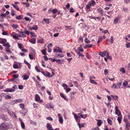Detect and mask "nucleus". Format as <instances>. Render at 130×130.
<instances>
[{
    "label": "nucleus",
    "mask_w": 130,
    "mask_h": 130,
    "mask_svg": "<svg viewBox=\"0 0 130 130\" xmlns=\"http://www.w3.org/2000/svg\"><path fill=\"white\" fill-rule=\"evenodd\" d=\"M9 124L5 121L2 123L0 125L1 130H6L9 129Z\"/></svg>",
    "instance_id": "obj_1"
},
{
    "label": "nucleus",
    "mask_w": 130,
    "mask_h": 130,
    "mask_svg": "<svg viewBox=\"0 0 130 130\" xmlns=\"http://www.w3.org/2000/svg\"><path fill=\"white\" fill-rule=\"evenodd\" d=\"M17 87L16 85H14L12 87V88H7L4 91L6 92H11L14 91H15V89Z\"/></svg>",
    "instance_id": "obj_2"
},
{
    "label": "nucleus",
    "mask_w": 130,
    "mask_h": 130,
    "mask_svg": "<svg viewBox=\"0 0 130 130\" xmlns=\"http://www.w3.org/2000/svg\"><path fill=\"white\" fill-rule=\"evenodd\" d=\"M40 98L39 95L37 94L35 95V99L36 101H38L39 103H42L43 101L42 100H40Z\"/></svg>",
    "instance_id": "obj_3"
},
{
    "label": "nucleus",
    "mask_w": 130,
    "mask_h": 130,
    "mask_svg": "<svg viewBox=\"0 0 130 130\" xmlns=\"http://www.w3.org/2000/svg\"><path fill=\"white\" fill-rule=\"evenodd\" d=\"M1 118L4 120L5 121H8L9 120V118L7 116H5L3 115H2L1 116Z\"/></svg>",
    "instance_id": "obj_4"
},
{
    "label": "nucleus",
    "mask_w": 130,
    "mask_h": 130,
    "mask_svg": "<svg viewBox=\"0 0 130 130\" xmlns=\"http://www.w3.org/2000/svg\"><path fill=\"white\" fill-rule=\"evenodd\" d=\"M97 11L101 15H103V11L101 8H100L97 9Z\"/></svg>",
    "instance_id": "obj_5"
},
{
    "label": "nucleus",
    "mask_w": 130,
    "mask_h": 130,
    "mask_svg": "<svg viewBox=\"0 0 130 130\" xmlns=\"http://www.w3.org/2000/svg\"><path fill=\"white\" fill-rule=\"evenodd\" d=\"M125 125L126 126L125 129L126 130H129V127H130V123L129 122H126L125 123Z\"/></svg>",
    "instance_id": "obj_6"
},
{
    "label": "nucleus",
    "mask_w": 130,
    "mask_h": 130,
    "mask_svg": "<svg viewBox=\"0 0 130 130\" xmlns=\"http://www.w3.org/2000/svg\"><path fill=\"white\" fill-rule=\"evenodd\" d=\"M7 42L6 39L5 38H1V40L0 41V43L4 44L5 43Z\"/></svg>",
    "instance_id": "obj_7"
},
{
    "label": "nucleus",
    "mask_w": 130,
    "mask_h": 130,
    "mask_svg": "<svg viewBox=\"0 0 130 130\" xmlns=\"http://www.w3.org/2000/svg\"><path fill=\"white\" fill-rule=\"evenodd\" d=\"M106 51H104L103 52H100L99 53V54L102 57H103L105 56Z\"/></svg>",
    "instance_id": "obj_8"
},
{
    "label": "nucleus",
    "mask_w": 130,
    "mask_h": 130,
    "mask_svg": "<svg viewBox=\"0 0 130 130\" xmlns=\"http://www.w3.org/2000/svg\"><path fill=\"white\" fill-rule=\"evenodd\" d=\"M3 46L6 47L7 49H9L10 47V45L8 42H7L3 45Z\"/></svg>",
    "instance_id": "obj_9"
},
{
    "label": "nucleus",
    "mask_w": 130,
    "mask_h": 130,
    "mask_svg": "<svg viewBox=\"0 0 130 130\" xmlns=\"http://www.w3.org/2000/svg\"><path fill=\"white\" fill-rule=\"evenodd\" d=\"M47 127L48 130H53L51 125L48 123L47 124Z\"/></svg>",
    "instance_id": "obj_10"
},
{
    "label": "nucleus",
    "mask_w": 130,
    "mask_h": 130,
    "mask_svg": "<svg viewBox=\"0 0 130 130\" xmlns=\"http://www.w3.org/2000/svg\"><path fill=\"white\" fill-rule=\"evenodd\" d=\"M88 3L91 6H93L95 4V2L94 1L92 0L89 2Z\"/></svg>",
    "instance_id": "obj_11"
},
{
    "label": "nucleus",
    "mask_w": 130,
    "mask_h": 130,
    "mask_svg": "<svg viewBox=\"0 0 130 130\" xmlns=\"http://www.w3.org/2000/svg\"><path fill=\"white\" fill-rule=\"evenodd\" d=\"M60 95L65 100L68 101V99L66 96H65L62 93H60Z\"/></svg>",
    "instance_id": "obj_12"
},
{
    "label": "nucleus",
    "mask_w": 130,
    "mask_h": 130,
    "mask_svg": "<svg viewBox=\"0 0 130 130\" xmlns=\"http://www.w3.org/2000/svg\"><path fill=\"white\" fill-rule=\"evenodd\" d=\"M36 39L35 38H32L29 41L33 44H35L36 42Z\"/></svg>",
    "instance_id": "obj_13"
},
{
    "label": "nucleus",
    "mask_w": 130,
    "mask_h": 130,
    "mask_svg": "<svg viewBox=\"0 0 130 130\" xmlns=\"http://www.w3.org/2000/svg\"><path fill=\"white\" fill-rule=\"evenodd\" d=\"M23 112L22 114L23 116H25L27 112V110L26 109H23Z\"/></svg>",
    "instance_id": "obj_14"
},
{
    "label": "nucleus",
    "mask_w": 130,
    "mask_h": 130,
    "mask_svg": "<svg viewBox=\"0 0 130 130\" xmlns=\"http://www.w3.org/2000/svg\"><path fill=\"white\" fill-rule=\"evenodd\" d=\"M7 108L4 106H2L1 108V111L3 112H5L7 109Z\"/></svg>",
    "instance_id": "obj_15"
},
{
    "label": "nucleus",
    "mask_w": 130,
    "mask_h": 130,
    "mask_svg": "<svg viewBox=\"0 0 130 130\" xmlns=\"http://www.w3.org/2000/svg\"><path fill=\"white\" fill-rule=\"evenodd\" d=\"M20 34H21L22 37L24 38L26 36V35L24 32H20Z\"/></svg>",
    "instance_id": "obj_16"
},
{
    "label": "nucleus",
    "mask_w": 130,
    "mask_h": 130,
    "mask_svg": "<svg viewBox=\"0 0 130 130\" xmlns=\"http://www.w3.org/2000/svg\"><path fill=\"white\" fill-rule=\"evenodd\" d=\"M74 117L75 119L76 120H79V119L81 118L80 116L77 115L76 114H75L74 115Z\"/></svg>",
    "instance_id": "obj_17"
},
{
    "label": "nucleus",
    "mask_w": 130,
    "mask_h": 130,
    "mask_svg": "<svg viewBox=\"0 0 130 130\" xmlns=\"http://www.w3.org/2000/svg\"><path fill=\"white\" fill-rule=\"evenodd\" d=\"M76 52L79 56H81L83 57H84V55L83 54L81 53L79 51H76Z\"/></svg>",
    "instance_id": "obj_18"
},
{
    "label": "nucleus",
    "mask_w": 130,
    "mask_h": 130,
    "mask_svg": "<svg viewBox=\"0 0 130 130\" xmlns=\"http://www.w3.org/2000/svg\"><path fill=\"white\" fill-rule=\"evenodd\" d=\"M92 46V45L90 44H87L84 46V48H90Z\"/></svg>",
    "instance_id": "obj_19"
},
{
    "label": "nucleus",
    "mask_w": 130,
    "mask_h": 130,
    "mask_svg": "<svg viewBox=\"0 0 130 130\" xmlns=\"http://www.w3.org/2000/svg\"><path fill=\"white\" fill-rule=\"evenodd\" d=\"M21 126L22 128L23 129H25V125L24 123L23 122H21Z\"/></svg>",
    "instance_id": "obj_20"
},
{
    "label": "nucleus",
    "mask_w": 130,
    "mask_h": 130,
    "mask_svg": "<svg viewBox=\"0 0 130 130\" xmlns=\"http://www.w3.org/2000/svg\"><path fill=\"white\" fill-rule=\"evenodd\" d=\"M18 45L19 48L21 50L23 47V45L21 43H18Z\"/></svg>",
    "instance_id": "obj_21"
},
{
    "label": "nucleus",
    "mask_w": 130,
    "mask_h": 130,
    "mask_svg": "<svg viewBox=\"0 0 130 130\" xmlns=\"http://www.w3.org/2000/svg\"><path fill=\"white\" fill-rule=\"evenodd\" d=\"M16 102L17 103H20L22 102L23 100L22 99H18L16 100Z\"/></svg>",
    "instance_id": "obj_22"
},
{
    "label": "nucleus",
    "mask_w": 130,
    "mask_h": 130,
    "mask_svg": "<svg viewBox=\"0 0 130 130\" xmlns=\"http://www.w3.org/2000/svg\"><path fill=\"white\" fill-rule=\"evenodd\" d=\"M46 76H47L49 78L51 77L53 75H51V73H50L47 71L46 72Z\"/></svg>",
    "instance_id": "obj_23"
},
{
    "label": "nucleus",
    "mask_w": 130,
    "mask_h": 130,
    "mask_svg": "<svg viewBox=\"0 0 130 130\" xmlns=\"http://www.w3.org/2000/svg\"><path fill=\"white\" fill-rule=\"evenodd\" d=\"M11 5L13 7L17 10H19V8H18L17 5H15L13 4H12Z\"/></svg>",
    "instance_id": "obj_24"
},
{
    "label": "nucleus",
    "mask_w": 130,
    "mask_h": 130,
    "mask_svg": "<svg viewBox=\"0 0 130 130\" xmlns=\"http://www.w3.org/2000/svg\"><path fill=\"white\" fill-rule=\"evenodd\" d=\"M105 56L106 57L107 59H108L110 58V56L109 55V52L107 51H106Z\"/></svg>",
    "instance_id": "obj_25"
},
{
    "label": "nucleus",
    "mask_w": 130,
    "mask_h": 130,
    "mask_svg": "<svg viewBox=\"0 0 130 130\" xmlns=\"http://www.w3.org/2000/svg\"><path fill=\"white\" fill-rule=\"evenodd\" d=\"M59 121L61 124H62L63 123V120L62 117H59Z\"/></svg>",
    "instance_id": "obj_26"
},
{
    "label": "nucleus",
    "mask_w": 130,
    "mask_h": 130,
    "mask_svg": "<svg viewBox=\"0 0 130 130\" xmlns=\"http://www.w3.org/2000/svg\"><path fill=\"white\" fill-rule=\"evenodd\" d=\"M78 124L80 129L81 127H84V124L83 123L80 124L79 123H78Z\"/></svg>",
    "instance_id": "obj_27"
},
{
    "label": "nucleus",
    "mask_w": 130,
    "mask_h": 130,
    "mask_svg": "<svg viewBox=\"0 0 130 130\" xmlns=\"http://www.w3.org/2000/svg\"><path fill=\"white\" fill-rule=\"evenodd\" d=\"M120 71L122 72L123 74L125 73V69L123 68H121L120 69Z\"/></svg>",
    "instance_id": "obj_28"
},
{
    "label": "nucleus",
    "mask_w": 130,
    "mask_h": 130,
    "mask_svg": "<svg viewBox=\"0 0 130 130\" xmlns=\"http://www.w3.org/2000/svg\"><path fill=\"white\" fill-rule=\"evenodd\" d=\"M84 41L85 42L87 43H89L90 42V41L88 40L87 38H85Z\"/></svg>",
    "instance_id": "obj_29"
},
{
    "label": "nucleus",
    "mask_w": 130,
    "mask_h": 130,
    "mask_svg": "<svg viewBox=\"0 0 130 130\" xmlns=\"http://www.w3.org/2000/svg\"><path fill=\"white\" fill-rule=\"evenodd\" d=\"M98 123L97 124L98 126H100L101 124V120H97Z\"/></svg>",
    "instance_id": "obj_30"
},
{
    "label": "nucleus",
    "mask_w": 130,
    "mask_h": 130,
    "mask_svg": "<svg viewBox=\"0 0 130 130\" xmlns=\"http://www.w3.org/2000/svg\"><path fill=\"white\" fill-rule=\"evenodd\" d=\"M111 96L113 98L116 100H117L118 99V96L116 95H111Z\"/></svg>",
    "instance_id": "obj_31"
},
{
    "label": "nucleus",
    "mask_w": 130,
    "mask_h": 130,
    "mask_svg": "<svg viewBox=\"0 0 130 130\" xmlns=\"http://www.w3.org/2000/svg\"><path fill=\"white\" fill-rule=\"evenodd\" d=\"M121 84V83L119 84H116V88H120V86Z\"/></svg>",
    "instance_id": "obj_32"
},
{
    "label": "nucleus",
    "mask_w": 130,
    "mask_h": 130,
    "mask_svg": "<svg viewBox=\"0 0 130 130\" xmlns=\"http://www.w3.org/2000/svg\"><path fill=\"white\" fill-rule=\"evenodd\" d=\"M102 40V37L100 36L98 38V40L97 41V43H99L101 42Z\"/></svg>",
    "instance_id": "obj_33"
},
{
    "label": "nucleus",
    "mask_w": 130,
    "mask_h": 130,
    "mask_svg": "<svg viewBox=\"0 0 130 130\" xmlns=\"http://www.w3.org/2000/svg\"><path fill=\"white\" fill-rule=\"evenodd\" d=\"M6 51L7 53L8 54H11L12 53L11 51L9 49H7L6 50Z\"/></svg>",
    "instance_id": "obj_34"
},
{
    "label": "nucleus",
    "mask_w": 130,
    "mask_h": 130,
    "mask_svg": "<svg viewBox=\"0 0 130 130\" xmlns=\"http://www.w3.org/2000/svg\"><path fill=\"white\" fill-rule=\"evenodd\" d=\"M17 103L16 100H14L11 101L10 102V103L11 104L13 105Z\"/></svg>",
    "instance_id": "obj_35"
},
{
    "label": "nucleus",
    "mask_w": 130,
    "mask_h": 130,
    "mask_svg": "<svg viewBox=\"0 0 130 130\" xmlns=\"http://www.w3.org/2000/svg\"><path fill=\"white\" fill-rule=\"evenodd\" d=\"M64 89L66 91V92L67 93L71 91V89L70 88H68L67 87V88H65Z\"/></svg>",
    "instance_id": "obj_36"
},
{
    "label": "nucleus",
    "mask_w": 130,
    "mask_h": 130,
    "mask_svg": "<svg viewBox=\"0 0 130 130\" xmlns=\"http://www.w3.org/2000/svg\"><path fill=\"white\" fill-rule=\"evenodd\" d=\"M107 121L108 123V124L110 125H112V121L110 119H107Z\"/></svg>",
    "instance_id": "obj_37"
},
{
    "label": "nucleus",
    "mask_w": 130,
    "mask_h": 130,
    "mask_svg": "<svg viewBox=\"0 0 130 130\" xmlns=\"http://www.w3.org/2000/svg\"><path fill=\"white\" fill-rule=\"evenodd\" d=\"M119 21V19L116 18H115L114 20V24H116L118 23Z\"/></svg>",
    "instance_id": "obj_38"
},
{
    "label": "nucleus",
    "mask_w": 130,
    "mask_h": 130,
    "mask_svg": "<svg viewBox=\"0 0 130 130\" xmlns=\"http://www.w3.org/2000/svg\"><path fill=\"white\" fill-rule=\"evenodd\" d=\"M11 26L13 28L15 29L18 27V25L13 24Z\"/></svg>",
    "instance_id": "obj_39"
},
{
    "label": "nucleus",
    "mask_w": 130,
    "mask_h": 130,
    "mask_svg": "<svg viewBox=\"0 0 130 130\" xmlns=\"http://www.w3.org/2000/svg\"><path fill=\"white\" fill-rule=\"evenodd\" d=\"M5 99H10L11 98V96L9 95H6L5 96Z\"/></svg>",
    "instance_id": "obj_40"
},
{
    "label": "nucleus",
    "mask_w": 130,
    "mask_h": 130,
    "mask_svg": "<svg viewBox=\"0 0 130 130\" xmlns=\"http://www.w3.org/2000/svg\"><path fill=\"white\" fill-rule=\"evenodd\" d=\"M117 120L119 124H120L121 123L122 120L121 117H118V118H117Z\"/></svg>",
    "instance_id": "obj_41"
},
{
    "label": "nucleus",
    "mask_w": 130,
    "mask_h": 130,
    "mask_svg": "<svg viewBox=\"0 0 130 130\" xmlns=\"http://www.w3.org/2000/svg\"><path fill=\"white\" fill-rule=\"evenodd\" d=\"M35 69L38 72H40V68H39V67H38L37 66H36L35 67Z\"/></svg>",
    "instance_id": "obj_42"
},
{
    "label": "nucleus",
    "mask_w": 130,
    "mask_h": 130,
    "mask_svg": "<svg viewBox=\"0 0 130 130\" xmlns=\"http://www.w3.org/2000/svg\"><path fill=\"white\" fill-rule=\"evenodd\" d=\"M43 21H45L46 23L47 24H49L50 23L49 19H46L44 18L43 20Z\"/></svg>",
    "instance_id": "obj_43"
},
{
    "label": "nucleus",
    "mask_w": 130,
    "mask_h": 130,
    "mask_svg": "<svg viewBox=\"0 0 130 130\" xmlns=\"http://www.w3.org/2000/svg\"><path fill=\"white\" fill-rule=\"evenodd\" d=\"M32 27V29L33 30H37L38 29V27L36 25H34L33 27Z\"/></svg>",
    "instance_id": "obj_44"
},
{
    "label": "nucleus",
    "mask_w": 130,
    "mask_h": 130,
    "mask_svg": "<svg viewBox=\"0 0 130 130\" xmlns=\"http://www.w3.org/2000/svg\"><path fill=\"white\" fill-rule=\"evenodd\" d=\"M80 47H78V50H79V51L81 52H83L84 51V50L82 48L81 45H80Z\"/></svg>",
    "instance_id": "obj_45"
},
{
    "label": "nucleus",
    "mask_w": 130,
    "mask_h": 130,
    "mask_svg": "<svg viewBox=\"0 0 130 130\" xmlns=\"http://www.w3.org/2000/svg\"><path fill=\"white\" fill-rule=\"evenodd\" d=\"M11 15L13 17L15 14V11L13 10H11Z\"/></svg>",
    "instance_id": "obj_46"
},
{
    "label": "nucleus",
    "mask_w": 130,
    "mask_h": 130,
    "mask_svg": "<svg viewBox=\"0 0 130 130\" xmlns=\"http://www.w3.org/2000/svg\"><path fill=\"white\" fill-rule=\"evenodd\" d=\"M90 82L94 84L95 85H97V83L95 81L93 80H91V81H90Z\"/></svg>",
    "instance_id": "obj_47"
},
{
    "label": "nucleus",
    "mask_w": 130,
    "mask_h": 130,
    "mask_svg": "<svg viewBox=\"0 0 130 130\" xmlns=\"http://www.w3.org/2000/svg\"><path fill=\"white\" fill-rule=\"evenodd\" d=\"M13 68L15 69H18L19 68L17 64H14L13 65Z\"/></svg>",
    "instance_id": "obj_48"
},
{
    "label": "nucleus",
    "mask_w": 130,
    "mask_h": 130,
    "mask_svg": "<svg viewBox=\"0 0 130 130\" xmlns=\"http://www.w3.org/2000/svg\"><path fill=\"white\" fill-rule=\"evenodd\" d=\"M2 35H9V34H7V32L5 31H3V32L2 33Z\"/></svg>",
    "instance_id": "obj_49"
},
{
    "label": "nucleus",
    "mask_w": 130,
    "mask_h": 130,
    "mask_svg": "<svg viewBox=\"0 0 130 130\" xmlns=\"http://www.w3.org/2000/svg\"><path fill=\"white\" fill-rule=\"evenodd\" d=\"M125 46L127 48H129L130 46V43H126Z\"/></svg>",
    "instance_id": "obj_50"
},
{
    "label": "nucleus",
    "mask_w": 130,
    "mask_h": 130,
    "mask_svg": "<svg viewBox=\"0 0 130 130\" xmlns=\"http://www.w3.org/2000/svg\"><path fill=\"white\" fill-rule=\"evenodd\" d=\"M6 15L4 13H1L0 16V17H1L3 19L6 17Z\"/></svg>",
    "instance_id": "obj_51"
},
{
    "label": "nucleus",
    "mask_w": 130,
    "mask_h": 130,
    "mask_svg": "<svg viewBox=\"0 0 130 130\" xmlns=\"http://www.w3.org/2000/svg\"><path fill=\"white\" fill-rule=\"evenodd\" d=\"M57 11V10L56 9H53L52 10V12L53 13V14H55V13Z\"/></svg>",
    "instance_id": "obj_52"
},
{
    "label": "nucleus",
    "mask_w": 130,
    "mask_h": 130,
    "mask_svg": "<svg viewBox=\"0 0 130 130\" xmlns=\"http://www.w3.org/2000/svg\"><path fill=\"white\" fill-rule=\"evenodd\" d=\"M115 113L118 116H120L121 114V112L119 110V111H115Z\"/></svg>",
    "instance_id": "obj_53"
},
{
    "label": "nucleus",
    "mask_w": 130,
    "mask_h": 130,
    "mask_svg": "<svg viewBox=\"0 0 130 130\" xmlns=\"http://www.w3.org/2000/svg\"><path fill=\"white\" fill-rule=\"evenodd\" d=\"M70 12L73 13L74 12V9L72 7H71L70 10Z\"/></svg>",
    "instance_id": "obj_54"
},
{
    "label": "nucleus",
    "mask_w": 130,
    "mask_h": 130,
    "mask_svg": "<svg viewBox=\"0 0 130 130\" xmlns=\"http://www.w3.org/2000/svg\"><path fill=\"white\" fill-rule=\"evenodd\" d=\"M24 32L25 33V34H26L28 35H29L30 33V32L29 31L26 30H24Z\"/></svg>",
    "instance_id": "obj_55"
},
{
    "label": "nucleus",
    "mask_w": 130,
    "mask_h": 130,
    "mask_svg": "<svg viewBox=\"0 0 130 130\" xmlns=\"http://www.w3.org/2000/svg\"><path fill=\"white\" fill-rule=\"evenodd\" d=\"M128 9L127 7H123V11L125 12L127 11Z\"/></svg>",
    "instance_id": "obj_56"
},
{
    "label": "nucleus",
    "mask_w": 130,
    "mask_h": 130,
    "mask_svg": "<svg viewBox=\"0 0 130 130\" xmlns=\"http://www.w3.org/2000/svg\"><path fill=\"white\" fill-rule=\"evenodd\" d=\"M62 86L64 87V89L65 88H67V87H68V86L67 85L64 83H63L62 84Z\"/></svg>",
    "instance_id": "obj_57"
},
{
    "label": "nucleus",
    "mask_w": 130,
    "mask_h": 130,
    "mask_svg": "<svg viewBox=\"0 0 130 130\" xmlns=\"http://www.w3.org/2000/svg\"><path fill=\"white\" fill-rule=\"evenodd\" d=\"M13 77L15 78H17L19 77V75L18 74H13Z\"/></svg>",
    "instance_id": "obj_58"
},
{
    "label": "nucleus",
    "mask_w": 130,
    "mask_h": 130,
    "mask_svg": "<svg viewBox=\"0 0 130 130\" xmlns=\"http://www.w3.org/2000/svg\"><path fill=\"white\" fill-rule=\"evenodd\" d=\"M28 78V76L27 75H25L23 77V79L27 80Z\"/></svg>",
    "instance_id": "obj_59"
},
{
    "label": "nucleus",
    "mask_w": 130,
    "mask_h": 130,
    "mask_svg": "<svg viewBox=\"0 0 130 130\" xmlns=\"http://www.w3.org/2000/svg\"><path fill=\"white\" fill-rule=\"evenodd\" d=\"M21 51L23 52H28V50L25 49V48H22L21 49Z\"/></svg>",
    "instance_id": "obj_60"
},
{
    "label": "nucleus",
    "mask_w": 130,
    "mask_h": 130,
    "mask_svg": "<svg viewBox=\"0 0 130 130\" xmlns=\"http://www.w3.org/2000/svg\"><path fill=\"white\" fill-rule=\"evenodd\" d=\"M56 61L59 64L61 63V60L59 59H56Z\"/></svg>",
    "instance_id": "obj_61"
},
{
    "label": "nucleus",
    "mask_w": 130,
    "mask_h": 130,
    "mask_svg": "<svg viewBox=\"0 0 130 130\" xmlns=\"http://www.w3.org/2000/svg\"><path fill=\"white\" fill-rule=\"evenodd\" d=\"M110 40L111 41V43H112L113 42V36H111V38L110 39Z\"/></svg>",
    "instance_id": "obj_62"
},
{
    "label": "nucleus",
    "mask_w": 130,
    "mask_h": 130,
    "mask_svg": "<svg viewBox=\"0 0 130 130\" xmlns=\"http://www.w3.org/2000/svg\"><path fill=\"white\" fill-rule=\"evenodd\" d=\"M18 88L20 89H23V87L22 85H20L18 86Z\"/></svg>",
    "instance_id": "obj_63"
},
{
    "label": "nucleus",
    "mask_w": 130,
    "mask_h": 130,
    "mask_svg": "<svg viewBox=\"0 0 130 130\" xmlns=\"http://www.w3.org/2000/svg\"><path fill=\"white\" fill-rule=\"evenodd\" d=\"M41 52L43 55H45L46 51L45 49H44L42 51H41Z\"/></svg>",
    "instance_id": "obj_64"
}]
</instances>
